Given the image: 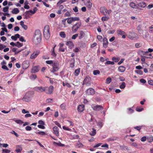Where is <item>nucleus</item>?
I'll list each match as a JSON object with an SVG mask.
<instances>
[{
    "label": "nucleus",
    "instance_id": "f257e3e1",
    "mask_svg": "<svg viewBox=\"0 0 153 153\" xmlns=\"http://www.w3.org/2000/svg\"><path fill=\"white\" fill-rule=\"evenodd\" d=\"M41 39V34L39 30L35 31L33 41L35 44H38L40 43Z\"/></svg>",
    "mask_w": 153,
    "mask_h": 153
},
{
    "label": "nucleus",
    "instance_id": "f03ea898",
    "mask_svg": "<svg viewBox=\"0 0 153 153\" xmlns=\"http://www.w3.org/2000/svg\"><path fill=\"white\" fill-rule=\"evenodd\" d=\"M34 93L33 92H28L26 93L24 97L22 98V100L26 102L30 101L33 97Z\"/></svg>",
    "mask_w": 153,
    "mask_h": 153
},
{
    "label": "nucleus",
    "instance_id": "7ed1b4c3",
    "mask_svg": "<svg viewBox=\"0 0 153 153\" xmlns=\"http://www.w3.org/2000/svg\"><path fill=\"white\" fill-rule=\"evenodd\" d=\"M44 35L45 38L47 40L48 39L50 36V27L48 25L45 26L44 30Z\"/></svg>",
    "mask_w": 153,
    "mask_h": 153
},
{
    "label": "nucleus",
    "instance_id": "20e7f679",
    "mask_svg": "<svg viewBox=\"0 0 153 153\" xmlns=\"http://www.w3.org/2000/svg\"><path fill=\"white\" fill-rule=\"evenodd\" d=\"M92 80L91 78L89 76H86L84 79L82 85H85L86 86L88 87L91 85Z\"/></svg>",
    "mask_w": 153,
    "mask_h": 153
},
{
    "label": "nucleus",
    "instance_id": "39448f33",
    "mask_svg": "<svg viewBox=\"0 0 153 153\" xmlns=\"http://www.w3.org/2000/svg\"><path fill=\"white\" fill-rule=\"evenodd\" d=\"M127 37L129 39L132 40H135L139 38L137 34L134 32H129Z\"/></svg>",
    "mask_w": 153,
    "mask_h": 153
},
{
    "label": "nucleus",
    "instance_id": "423d86ee",
    "mask_svg": "<svg viewBox=\"0 0 153 153\" xmlns=\"http://www.w3.org/2000/svg\"><path fill=\"white\" fill-rule=\"evenodd\" d=\"M81 25V23L80 22L76 23L75 24L73 25L71 27L72 31L75 33L76 32L78 29L79 28Z\"/></svg>",
    "mask_w": 153,
    "mask_h": 153
},
{
    "label": "nucleus",
    "instance_id": "0eeeda50",
    "mask_svg": "<svg viewBox=\"0 0 153 153\" xmlns=\"http://www.w3.org/2000/svg\"><path fill=\"white\" fill-rule=\"evenodd\" d=\"M59 63L57 62H54L52 65V70L51 71V72L54 73L55 72L57 71L59 69Z\"/></svg>",
    "mask_w": 153,
    "mask_h": 153
},
{
    "label": "nucleus",
    "instance_id": "6e6552de",
    "mask_svg": "<svg viewBox=\"0 0 153 153\" xmlns=\"http://www.w3.org/2000/svg\"><path fill=\"white\" fill-rule=\"evenodd\" d=\"M67 22L68 24H71L74 21H79V17H70L67 18Z\"/></svg>",
    "mask_w": 153,
    "mask_h": 153
},
{
    "label": "nucleus",
    "instance_id": "1a4fd4ad",
    "mask_svg": "<svg viewBox=\"0 0 153 153\" xmlns=\"http://www.w3.org/2000/svg\"><path fill=\"white\" fill-rule=\"evenodd\" d=\"M92 108L95 111H99L103 109V106L101 105H96L95 104H92L91 105Z\"/></svg>",
    "mask_w": 153,
    "mask_h": 153
},
{
    "label": "nucleus",
    "instance_id": "9d476101",
    "mask_svg": "<svg viewBox=\"0 0 153 153\" xmlns=\"http://www.w3.org/2000/svg\"><path fill=\"white\" fill-rule=\"evenodd\" d=\"M85 92L87 95H93L95 94V91L93 88H89L87 89Z\"/></svg>",
    "mask_w": 153,
    "mask_h": 153
},
{
    "label": "nucleus",
    "instance_id": "9b49d317",
    "mask_svg": "<svg viewBox=\"0 0 153 153\" xmlns=\"http://www.w3.org/2000/svg\"><path fill=\"white\" fill-rule=\"evenodd\" d=\"M37 10V8L36 7H35L33 8V10H30L29 11H26L24 15H26V16H29V15L30 14V13L33 14H34L36 13Z\"/></svg>",
    "mask_w": 153,
    "mask_h": 153
},
{
    "label": "nucleus",
    "instance_id": "f8f14e48",
    "mask_svg": "<svg viewBox=\"0 0 153 153\" xmlns=\"http://www.w3.org/2000/svg\"><path fill=\"white\" fill-rule=\"evenodd\" d=\"M100 10L101 12L104 15L106 16V13H108V15L109 14V13L108 12V10L105 7H101Z\"/></svg>",
    "mask_w": 153,
    "mask_h": 153
},
{
    "label": "nucleus",
    "instance_id": "ddd939ff",
    "mask_svg": "<svg viewBox=\"0 0 153 153\" xmlns=\"http://www.w3.org/2000/svg\"><path fill=\"white\" fill-rule=\"evenodd\" d=\"M54 89L52 85H50L49 87H47L46 94H51Z\"/></svg>",
    "mask_w": 153,
    "mask_h": 153
},
{
    "label": "nucleus",
    "instance_id": "4468645a",
    "mask_svg": "<svg viewBox=\"0 0 153 153\" xmlns=\"http://www.w3.org/2000/svg\"><path fill=\"white\" fill-rule=\"evenodd\" d=\"M39 53V51H34L31 55L30 58L31 59H35L37 57Z\"/></svg>",
    "mask_w": 153,
    "mask_h": 153
},
{
    "label": "nucleus",
    "instance_id": "2eb2a0df",
    "mask_svg": "<svg viewBox=\"0 0 153 153\" xmlns=\"http://www.w3.org/2000/svg\"><path fill=\"white\" fill-rule=\"evenodd\" d=\"M40 68L39 66H36L33 67L31 70L32 73H35L39 71Z\"/></svg>",
    "mask_w": 153,
    "mask_h": 153
},
{
    "label": "nucleus",
    "instance_id": "dca6fc26",
    "mask_svg": "<svg viewBox=\"0 0 153 153\" xmlns=\"http://www.w3.org/2000/svg\"><path fill=\"white\" fill-rule=\"evenodd\" d=\"M53 133L56 136H58L59 135V130L57 127L55 126L53 128Z\"/></svg>",
    "mask_w": 153,
    "mask_h": 153
},
{
    "label": "nucleus",
    "instance_id": "f3484780",
    "mask_svg": "<svg viewBox=\"0 0 153 153\" xmlns=\"http://www.w3.org/2000/svg\"><path fill=\"white\" fill-rule=\"evenodd\" d=\"M103 41V46L104 48H106L107 47L108 44L107 38L106 37L104 38Z\"/></svg>",
    "mask_w": 153,
    "mask_h": 153
},
{
    "label": "nucleus",
    "instance_id": "a211bd4d",
    "mask_svg": "<svg viewBox=\"0 0 153 153\" xmlns=\"http://www.w3.org/2000/svg\"><path fill=\"white\" fill-rule=\"evenodd\" d=\"M22 67L24 69H26L29 66V62L27 61L23 62L22 65Z\"/></svg>",
    "mask_w": 153,
    "mask_h": 153
},
{
    "label": "nucleus",
    "instance_id": "6ab92c4d",
    "mask_svg": "<svg viewBox=\"0 0 153 153\" xmlns=\"http://www.w3.org/2000/svg\"><path fill=\"white\" fill-rule=\"evenodd\" d=\"M84 105H79L77 108V110L79 112H82L84 110Z\"/></svg>",
    "mask_w": 153,
    "mask_h": 153
},
{
    "label": "nucleus",
    "instance_id": "aec40b11",
    "mask_svg": "<svg viewBox=\"0 0 153 153\" xmlns=\"http://www.w3.org/2000/svg\"><path fill=\"white\" fill-rule=\"evenodd\" d=\"M66 45L68 46L70 48H72L74 46V45L71 41H68L66 42Z\"/></svg>",
    "mask_w": 153,
    "mask_h": 153
},
{
    "label": "nucleus",
    "instance_id": "412c9836",
    "mask_svg": "<svg viewBox=\"0 0 153 153\" xmlns=\"http://www.w3.org/2000/svg\"><path fill=\"white\" fill-rule=\"evenodd\" d=\"M85 5L89 10L91 9L92 6V4L90 1V0H88L87 2L86 3Z\"/></svg>",
    "mask_w": 153,
    "mask_h": 153
},
{
    "label": "nucleus",
    "instance_id": "4be33fe9",
    "mask_svg": "<svg viewBox=\"0 0 153 153\" xmlns=\"http://www.w3.org/2000/svg\"><path fill=\"white\" fill-rule=\"evenodd\" d=\"M85 35V33L82 30H81L79 31V39H81L83 38Z\"/></svg>",
    "mask_w": 153,
    "mask_h": 153
},
{
    "label": "nucleus",
    "instance_id": "5701e85b",
    "mask_svg": "<svg viewBox=\"0 0 153 153\" xmlns=\"http://www.w3.org/2000/svg\"><path fill=\"white\" fill-rule=\"evenodd\" d=\"M138 6L140 7L144 8L146 7V4L144 2L142 1L138 3Z\"/></svg>",
    "mask_w": 153,
    "mask_h": 153
},
{
    "label": "nucleus",
    "instance_id": "b1692460",
    "mask_svg": "<svg viewBox=\"0 0 153 153\" xmlns=\"http://www.w3.org/2000/svg\"><path fill=\"white\" fill-rule=\"evenodd\" d=\"M34 90L38 92H42L43 87L42 86L36 87L34 88Z\"/></svg>",
    "mask_w": 153,
    "mask_h": 153
},
{
    "label": "nucleus",
    "instance_id": "393cba45",
    "mask_svg": "<svg viewBox=\"0 0 153 153\" xmlns=\"http://www.w3.org/2000/svg\"><path fill=\"white\" fill-rule=\"evenodd\" d=\"M126 70V68L123 66H120L118 68L119 71L121 72H124Z\"/></svg>",
    "mask_w": 153,
    "mask_h": 153
},
{
    "label": "nucleus",
    "instance_id": "a878e982",
    "mask_svg": "<svg viewBox=\"0 0 153 153\" xmlns=\"http://www.w3.org/2000/svg\"><path fill=\"white\" fill-rule=\"evenodd\" d=\"M138 53L141 56H143V55H146V51H144L142 50H140L138 51Z\"/></svg>",
    "mask_w": 153,
    "mask_h": 153
},
{
    "label": "nucleus",
    "instance_id": "bb28decb",
    "mask_svg": "<svg viewBox=\"0 0 153 153\" xmlns=\"http://www.w3.org/2000/svg\"><path fill=\"white\" fill-rule=\"evenodd\" d=\"M19 12V11L18 8H14L12 11V13L13 14H16L18 13Z\"/></svg>",
    "mask_w": 153,
    "mask_h": 153
},
{
    "label": "nucleus",
    "instance_id": "cd10ccee",
    "mask_svg": "<svg viewBox=\"0 0 153 153\" xmlns=\"http://www.w3.org/2000/svg\"><path fill=\"white\" fill-rule=\"evenodd\" d=\"M117 33L118 34L120 35H122L126 34V33L124 31L121 30H118L117 31Z\"/></svg>",
    "mask_w": 153,
    "mask_h": 153
},
{
    "label": "nucleus",
    "instance_id": "c85d7f7f",
    "mask_svg": "<svg viewBox=\"0 0 153 153\" xmlns=\"http://www.w3.org/2000/svg\"><path fill=\"white\" fill-rule=\"evenodd\" d=\"M80 72V68H79L77 69H76L75 70L74 73V75L77 76L79 75V73Z\"/></svg>",
    "mask_w": 153,
    "mask_h": 153
},
{
    "label": "nucleus",
    "instance_id": "c756f323",
    "mask_svg": "<svg viewBox=\"0 0 153 153\" xmlns=\"http://www.w3.org/2000/svg\"><path fill=\"white\" fill-rule=\"evenodd\" d=\"M147 140L149 142H152L153 141V137L150 135L148 136L147 138Z\"/></svg>",
    "mask_w": 153,
    "mask_h": 153
},
{
    "label": "nucleus",
    "instance_id": "7c9ffc66",
    "mask_svg": "<svg viewBox=\"0 0 153 153\" xmlns=\"http://www.w3.org/2000/svg\"><path fill=\"white\" fill-rule=\"evenodd\" d=\"M130 5L131 7L133 8H137L138 7L137 5L133 2L131 3L130 4Z\"/></svg>",
    "mask_w": 153,
    "mask_h": 153
},
{
    "label": "nucleus",
    "instance_id": "2f4dec72",
    "mask_svg": "<svg viewBox=\"0 0 153 153\" xmlns=\"http://www.w3.org/2000/svg\"><path fill=\"white\" fill-rule=\"evenodd\" d=\"M60 36L62 38H65L66 37V35L64 31L60 32L59 33Z\"/></svg>",
    "mask_w": 153,
    "mask_h": 153
},
{
    "label": "nucleus",
    "instance_id": "473e14b6",
    "mask_svg": "<svg viewBox=\"0 0 153 153\" xmlns=\"http://www.w3.org/2000/svg\"><path fill=\"white\" fill-rule=\"evenodd\" d=\"M56 46V45H55L54 46L52 50V52L51 53V54L54 57L56 56V55L55 53V51H54V48Z\"/></svg>",
    "mask_w": 153,
    "mask_h": 153
},
{
    "label": "nucleus",
    "instance_id": "72a5a7b5",
    "mask_svg": "<svg viewBox=\"0 0 153 153\" xmlns=\"http://www.w3.org/2000/svg\"><path fill=\"white\" fill-rule=\"evenodd\" d=\"M143 108L140 106H137L136 108V110L138 112H140L142 111Z\"/></svg>",
    "mask_w": 153,
    "mask_h": 153
},
{
    "label": "nucleus",
    "instance_id": "f704fd0d",
    "mask_svg": "<svg viewBox=\"0 0 153 153\" xmlns=\"http://www.w3.org/2000/svg\"><path fill=\"white\" fill-rule=\"evenodd\" d=\"M23 45V43H20L19 42H18L16 43V46L19 48H20L22 47Z\"/></svg>",
    "mask_w": 153,
    "mask_h": 153
},
{
    "label": "nucleus",
    "instance_id": "c9c22d12",
    "mask_svg": "<svg viewBox=\"0 0 153 153\" xmlns=\"http://www.w3.org/2000/svg\"><path fill=\"white\" fill-rule=\"evenodd\" d=\"M83 145L82 143L79 142L76 143V146L77 148H81L83 147Z\"/></svg>",
    "mask_w": 153,
    "mask_h": 153
},
{
    "label": "nucleus",
    "instance_id": "e433bc0d",
    "mask_svg": "<svg viewBox=\"0 0 153 153\" xmlns=\"http://www.w3.org/2000/svg\"><path fill=\"white\" fill-rule=\"evenodd\" d=\"M100 73V71L98 70H95L93 72V74L94 75H97V74H99Z\"/></svg>",
    "mask_w": 153,
    "mask_h": 153
},
{
    "label": "nucleus",
    "instance_id": "4c0bfd02",
    "mask_svg": "<svg viewBox=\"0 0 153 153\" xmlns=\"http://www.w3.org/2000/svg\"><path fill=\"white\" fill-rule=\"evenodd\" d=\"M62 85L63 86H67V87L70 88L71 87V85L70 84L67 82H62Z\"/></svg>",
    "mask_w": 153,
    "mask_h": 153
},
{
    "label": "nucleus",
    "instance_id": "58836bf2",
    "mask_svg": "<svg viewBox=\"0 0 153 153\" xmlns=\"http://www.w3.org/2000/svg\"><path fill=\"white\" fill-rule=\"evenodd\" d=\"M96 134V130L94 128H92V131L91 133H90V134L92 136H94Z\"/></svg>",
    "mask_w": 153,
    "mask_h": 153
},
{
    "label": "nucleus",
    "instance_id": "ea45409f",
    "mask_svg": "<svg viewBox=\"0 0 153 153\" xmlns=\"http://www.w3.org/2000/svg\"><path fill=\"white\" fill-rule=\"evenodd\" d=\"M67 20V18L64 19L62 21V24H63V27H67L66 24V21Z\"/></svg>",
    "mask_w": 153,
    "mask_h": 153
},
{
    "label": "nucleus",
    "instance_id": "a19ab883",
    "mask_svg": "<svg viewBox=\"0 0 153 153\" xmlns=\"http://www.w3.org/2000/svg\"><path fill=\"white\" fill-rule=\"evenodd\" d=\"M17 48H13L12 49V51L13 52H15V54H17L19 53V52H21L22 51V50H20L18 52H16V51L17 50Z\"/></svg>",
    "mask_w": 153,
    "mask_h": 153
},
{
    "label": "nucleus",
    "instance_id": "79ce46f5",
    "mask_svg": "<svg viewBox=\"0 0 153 153\" xmlns=\"http://www.w3.org/2000/svg\"><path fill=\"white\" fill-rule=\"evenodd\" d=\"M105 64H107V65H114V62H112L111 61H108L106 62L105 63Z\"/></svg>",
    "mask_w": 153,
    "mask_h": 153
},
{
    "label": "nucleus",
    "instance_id": "37998d69",
    "mask_svg": "<svg viewBox=\"0 0 153 153\" xmlns=\"http://www.w3.org/2000/svg\"><path fill=\"white\" fill-rule=\"evenodd\" d=\"M111 81V79L110 77H108L107 78L106 81V83L108 84Z\"/></svg>",
    "mask_w": 153,
    "mask_h": 153
},
{
    "label": "nucleus",
    "instance_id": "c03bdc74",
    "mask_svg": "<svg viewBox=\"0 0 153 153\" xmlns=\"http://www.w3.org/2000/svg\"><path fill=\"white\" fill-rule=\"evenodd\" d=\"M135 72L137 74L140 75H142L143 74V72L140 70H136L135 71Z\"/></svg>",
    "mask_w": 153,
    "mask_h": 153
},
{
    "label": "nucleus",
    "instance_id": "a18cd8bd",
    "mask_svg": "<svg viewBox=\"0 0 153 153\" xmlns=\"http://www.w3.org/2000/svg\"><path fill=\"white\" fill-rule=\"evenodd\" d=\"M109 17H107L106 16H103L101 18V20L102 21H108L109 19Z\"/></svg>",
    "mask_w": 153,
    "mask_h": 153
},
{
    "label": "nucleus",
    "instance_id": "49530a36",
    "mask_svg": "<svg viewBox=\"0 0 153 153\" xmlns=\"http://www.w3.org/2000/svg\"><path fill=\"white\" fill-rule=\"evenodd\" d=\"M137 28V30H138V31L140 33H143V30L140 28V25H139L138 26Z\"/></svg>",
    "mask_w": 153,
    "mask_h": 153
},
{
    "label": "nucleus",
    "instance_id": "de8ad7c7",
    "mask_svg": "<svg viewBox=\"0 0 153 153\" xmlns=\"http://www.w3.org/2000/svg\"><path fill=\"white\" fill-rule=\"evenodd\" d=\"M10 152V150L7 149H3L2 150V153H9Z\"/></svg>",
    "mask_w": 153,
    "mask_h": 153
},
{
    "label": "nucleus",
    "instance_id": "09e8293b",
    "mask_svg": "<svg viewBox=\"0 0 153 153\" xmlns=\"http://www.w3.org/2000/svg\"><path fill=\"white\" fill-rule=\"evenodd\" d=\"M120 88L121 89H124L125 87V83L123 82H122V84L120 85Z\"/></svg>",
    "mask_w": 153,
    "mask_h": 153
},
{
    "label": "nucleus",
    "instance_id": "8fccbe9b",
    "mask_svg": "<svg viewBox=\"0 0 153 153\" xmlns=\"http://www.w3.org/2000/svg\"><path fill=\"white\" fill-rule=\"evenodd\" d=\"M79 136L78 135H75L71 137L72 139H78L79 138Z\"/></svg>",
    "mask_w": 153,
    "mask_h": 153
},
{
    "label": "nucleus",
    "instance_id": "3c124183",
    "mask_svg": "<svg viewBox=\"0 0 153 153\" xmlns=\"http://www.w3.org/2000/svg\"><path fill=\"white\" fill-rule=\"evenodd\" d=\"M65 104L64 103L61 104L60 105V107L62 110L65 109Z\"/></svg>",
    "mask_w": 153,
    "mask_h": 153
},
{
    "label": "nucleus",
    "instance_id": "603ef678",
    "mask_svg": "<svg viewBox=\"0 0 153 153\" xmlns=\"http://www.w3.org/2000/svg\"><path fill=\"white\" fill-rule=\"evenodd\" d=\"M15 122L17 124H22L23 123V122L21 120H16Z\"/></svg>",
    "mask_w": 153,
    "mask_h": 153
},
{
    "label": "nucleus",
    "instance_id": "864d4df0",
    "mask_svg": "<svg viewBox=\"0 0 153 153\" xmlns=\"http://www.w3.org/2000/svg\"><path fill=\"white\" fill-rule=\"evenodd\" d=\"M142 46V45L140 43H137L135 44V47L136 48H138Z\"/></svg>",
    "mask_w": 153,
    "mask_h": 153
},
{
    "label": "nucleus",
    "instance_id": "5fc2aeb1",
    "mask_svg": "<svg viewBox=\"0 0 153 153\" xmlns=\"http://www.w3.org/2000/svg\"><path fill=\"white\" fill-rule=\"evenodd\" d=\"M36 133L40 135H44L45 134V132L44 131H40L37 132V131L35 132Z\"/></svg>",
    "mask_w": 153,
    "mask_h": 153
},
{
    "label": "nucleus",
    "instance_id": "6e6d98bb",
    "mask_svg": "<svg viewBox=\"0 0 153 153\" xmlns=\"http://www.w3.org/2000/svg\"><path fill=\"white\" fill-rule=\"evenodd\" d=\"M103 124L102 122H99L97 123V126H99L100 128H102V126H103Z\"/></svg>",
    "mask_w": 153,
    "mask_h": 153
},
{
    "label": "nucleus",
    "instance_id": "4d7b16f0",
    "mask_svg": "<svg viewBox=\"0 0 153 153\" xmlns=\"http://www.w3.org/2000/svg\"><path fill=\"white\" fill-rule=\"evenodd\" d=\"M67 0H60L57 3V5L59 6V4L66 1Z\"/></svg>",
    "mask_w": 153,
    "mask_h": 153
},
{
    "label": "nucleus",
    "instance_id": "13d9d810",
    "mask_svg": "<svg viewBox=\"0 0 153 153\" xmlns=\"http://www.w3.org/2000/svg\"><path fill=\"white\" fill-rule=\"evenodd\" d=\"M37 78V76L35 74H32L30 76L31 79H35Z\"/></svg>",
    "mask_w": 153,
    "mask_h": 153
},
{
    "label": "nucleus",
    "instance_id": "bf43d9fd",
    "mask_svg": "<svg viewBox=\"0 0 153 153\" xmlns=\"http://www.w3.org/2000/svg\"><path fill=\"white\" fill-rule=\"evenodd\" d=\"M46 63L48 64L51 65L53 63V61L52 60H47L46 61Z\"/></svg>",
    "mask_w": 153,
    "mask_h": 153
},
{
    "label": "nucleus",
    "instance_id": "052dcab7",
    "mask_svg": "<svg viewBox=\"0 0 153 153\" xmlns=\"http://www.w3.org/2000/svg\"><path fill=\"white\" fill-rule=\"evenodd\" d=\"M78 36V34H76L72 36L71 39H76V37H77Z\"/></svg>",
    "mask_w": 153,
    "mask_h": 153
},
{
    "label": "nucleus",
    "instance_id": "680f3d73",
    "mask_svg": "<svg viewBox=\"0 0 153 153\" xmlns=\"http://www.w3.org/2000/svg\"><path fill=\"white\" fill-rule=\"evenodd\" d=\"M63 129L65 130H67L69 131H70L71 130V129L69 128L68 127H66L65 126H64L62 127Z\"/></svg>",
    "mask_w": 153,
    "mask_h": 153
},
{
    "label": "nucleus",
    "instance_id": "e2e57ef3",
    "mask_svg": "<svg viewBox=\"0 0 153 153\" xmlns=\"http://www.w3.org/2000/svg\"><path fill=\"white\" fill-rule=\"evenodd\" d=\"M65 16L69 17L71 16L70 13L68 11H67L64 14Z\"/></svg>",
    "mask_w": 153,
    "mask_h": 153
},
{
    "label": "nucleus",
    "instance_id": "0e129e2a",
    "mask_svg": "<svg viewBox=\"0 0 153 153\" xmlns=\"http://www.w3.org/2000/svg\"><path fill=\"white\" fill-rule=\"evenodd\" d=\"M113 61L116 62H117L119 61V59L118 58H115V57H113L112 59Z\"/></svg>",
    "mask_w": 153,
    "mask_h": 153
},
{
    "label": "nucleus",
    "instance_id": "69168bd1",
    "mask_svg": "<svg viewBox=\"0 0 153 153\" xmlns=\"http://www.w3.org/2000/svg\"><path fill=\"white\" fill-rule=\"evenodd\" d=\"M97 38L100 41H102V36L100 35L97 36Z\"/></svg>",
    "mask_w": 153,
    "mask_h": 153
},
{
    "label": "nucleus",
    "instance_id": "338daca9",
    "mask_svg": "<svg viewBox=\"0 0 153 153\" xmlns=\"http://www.w3.org/2000/svg\"><path fill=\"white\" fill-rule=\"evenodd\" d=\"M9 7H4L3 9V11L4 12H7L8 11Z\"/></svg>",
    "mask_w": 153,
    "mask_h": 153
},
{
    "label": "nucleus",
    "instance_id": "774afa93",
    "mask_svg": "<svg viewBox=\"0 0 153 153\" xmlns=\"http://www.w3.org/2000/svg\"><path fill=\"white\" fill-rule=\"evenodd\" d=\"M149 32H153V25L149 27Z\"/></svg>",
    "mask_w": 153,
    "mask_h": 153
}]
</instances>
